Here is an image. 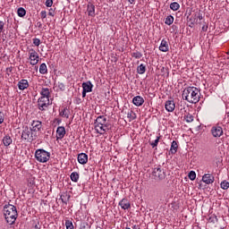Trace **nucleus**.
I'll list each match as a JSON object with an SVG mask.
<instances>
[{
  "label": "nucleus",
  "instance_id": "2f4dec72",
  "mask_svg": "<svg viewBox=\"0 0 229 229\" xmlns=\"http://www.w3.org/2000/svg\"><path fill=\"white\" fill-rule=\"evenodd\" d=\"M17 14L19 17H24L26 15V10L22 7L18 8Z\"/></svg>",
  "mask_w": 229,
  "mask_h": 229
},
{
  "label": "nucleus",
  "instance_id": "0eeeda50",
  "mask_svg": "<svg viewBox=\"0 0 229 229\" xmlns=\"http://www.w3.org/2000/svg\"><path fill=\"white\" fill-rule=\"evenodd\" d=\"M49 105H51V103L49 101V98H46L44 97H40L38 99V108L41 112H44V110H46L47 108V106H49Z\"/></svg>",
  "mask_w": 229,
  "mask_h": 229
},
{
  "label": "nucleus",
  "instance_id": "8fccbe9b",
  "mask_svg": "<svg viewBox=\"0 0 229 229\" xmlns=\"http://www.w3.org/2000/svg\"><path fill=\"white\" fill-rule=\"evenodd\" d=\"M35 228H36V229H39V228H38V225H35Z\"/></svg>",
  "mask_w": 229,
  "mask_h": 229
},
{
  "label": "nucleus",
  "instance_id": "a878e982",
  "mask_svg": "<svg viewBox=\"0 0 229 229\" xmlns=\"http://www.w3.org/2000/svg\"><path fill=\"white\" fill-rule=\"evenodd\" d=\"M70 178L72 182H78L80 180V174L77 172H73L71 174Z\"/></svg>",
  "mask_w": 229,
  "mask_h": 229
},
{
  "label": "nucleus",
  "instance_id": "c9c22d12",
  "mask_svg": "<svg viewBox=\"0 0 229 229\" xmlns=\"http://www.w3.org/2000/svg\"><path fill=\"white\" fill-rule=\"evenodd\" d=\"M56 87H58L59 90H61L62 92H64V90H65V84H64L62 82H58L56 84Z\"/></svg>",
  "mask_w": 229,
  "mask_h": 229
},
{
  "label": "nucleus",
  "instance_id": "412c9836",
  "mask_svg": "<svg viewBox=\"0 0 229 229\" xmlns=\"http://www.w3.org/2000/svg\"><path fill=\"white\" fill-rule=\"evenodd\" d=\"M119 206H120L123 210H128V208H130V207H131L130 201H128V199H123L119 202Z\"/></svg>",
  "mask_w": 229,
  "mask_h": 229
},
{
  "label": "nucleus",
  "instance_id": "423d86ee",
  "mask_svg": "<svg viewBox=\"0 0 229 229\" xmlns=\"http://www.w3.org/2000/svg\"><path fill=\"white\" fill-rule=\"evenodd\" d=\"M29 60L30 65H37L40 60V56H38V53L35 51V49L30 48L29 49Z\"/></svg>",
  "mask_w": 229,
  "mask_h": 229
},
{
  "label": "nucleus",
  "instance_id": "f8f14e48",
  "mask_svg": "<svg viewBox=\"0 0 229 229\" xmlns=\"http://www.w3.org/2000/svg\"><path fill=\"white\" fill-rule=\"evenodd\" d=\"M65 137V127L59 126L56 130V140H62Z\"/></svg>",
  "mask_w": 229,
  "mask_h": 229
},
{
  "label": "nucleus",
  "instance_id": "f03ea898",
  "mask_svg": "<svg viewBox=\"0 0 229 229\" xmlns=\"http://www.w3.org/2000/svg\"><path fill=\"white\" fill-rule=\"evenodd\" d=\"M3 213L8 225H14L15 221H17V217H19L17 208L12 204H5L4 206Z\"/></svg>",
  "mask_w": 229,
  "mask_h": 229
},
{
  "label": "nucleus",
  "instance_id": "6e6552de",
  "mask_svg": "<svg viewBox=\"0 0 229 229\" xmlns=\"http://www.w3.org/2000/svg\"><path fill=\"white\" fill-rule=\"evenodd\" d=\"M211 134L215 139H219L223 135V127L219 125H215L210 130Z\"/></svg>",
  "mask_w": 229,
  "mask_h": 229
},
{
  "label": "nucleus",
  "instance_id": "b1692460",
  "mask_svg": "<svg viewBox=\"0 0 229 229\" xmlns=\"http://www.w3.org/2000/svg\"><path fill=\"white\" fill-rule=\"evenodd\" d=\"M170 10H173V12H178V10H180V4H178V2L171 3Z\"/></svg>",
  "mask_w": 229,
  "mask_h": 229
},
{
  "label": "nucleus",
  "instance_id": "2eb2a0df",
  "mask_svg": "<svg viewBox=\"0 0 229 229\" xmlns=\"http://www.w3.org/2000/svg\"><path fill=\"white\" fill-rule=\"evenodd\" d=\"M132 103L135 106H142L144 105V98L136 96L132 98Z\"/></svg>",
  "mask_w": 229,
  "mask_h": 229
},
{
  "label": "nucleus",
  "instance_id": "f704fd0d",
  "mask_svg": "<svg viewBox=\"0 0 229 229\" xmlns=\"http://www.w3.org/2000/svg\"><path fill=\"white\" fill-rule=\"evenodd\" d=\"M65 226L66 229H74V225H72V222H71V220L65 221Z\"/></svg>",
  "mask_w": 229,
  "mask_h": 229
},
{
  "label": "nucleus",
  "instance_id": "ea45409f",
  "mask_svg": "<svg viewBox=\"0 0 229 229\" xmlns=\"http://www.w3.org/2000/svg\"><path fill=\"white\" fill-rule=\"evenodd\" d=\"M53 1L54 0H47L45 4L47 8H51V6H53Z\"/></svg>",
  "mask_w": 229,
  "mask_h": 229
},
{
  "label": "nucleus",
  "instance_id": "7ed1b4c3",
  "mask_svg": "<svg viewBox=\"0 0 229 229\" xmlns=\"http://www.w3.org/2000/svg\"><path fill=\"white\" fill-rule=\"evenodd\" d=\"M94 125L97 133H99L100 135H105L108 131V122H106V117L105 115L98 116L96 119Z\"/></svg>",
  "mask_w": 229,
  "mask_h": 229
},
{
  "label": "nucleus",
  "instance_id": "a211bd4d",
  "mask_svg": "<svg viewBox=\"0 0 229 229\" xmlns=\"http://www.w3.org/2000/svg\"><path fill=\"white\" fill-rule=\"evenodd\" d=\"M31 131H40L42 128V122L40 121H33L31 123Z\"/></svg>",
  "mask_w": 229,
  "mask_h": 229
},
{
  "label": "nucleus",
  "instance_id": "c756f323",
  "mask_svg": "<svg viewBox=\"0 0 229 229\" xmlns=\"http://www.w3.org/2000/svg\"><path fill=\"white\" fill-rule=\"evenodd\" d=\"M220 187H221V189H223L224 191H228V189H229V182H227V181H223V182L220 183Z\"/></svg>",
  "mask_w": 229,
  "mask_h": 229
},
{
  "label": "nucleus",
  "instance_id": "1a4fd4ad",
  "mask_svg": "<svg viewBox=\"0 0 229 229\" xmlns=\"http://www.w3.org/2000/svg\"><path fill=\"white\" fill-rule=\"evenodd\" d=\"M21 139H23L24 140H33V135L31 132V130L28 129V127H26L21 133Z\"/></svg>",
  "mask_w": 229,
  "mask_h": 229
},
{
  "label": "nucleus",
  "instance_id": "e433bc0d",
  "mask_svg": "<svg viewBox=\"0 0 229 229\" xmlns=\"http://www.w3.org/2000/svg\"><path fill=\"white\" fill-rule=\"evenodd\" d=\"M127 117H129V119H131L133 121V119H135L137 116L135 115V113H133V111H130L127 114Z\"/></svg>",
  "mask_w": 229,
  "mask_h": 229
},
{
  "label": "nucleus",
  "instance_id": "a18cd8bd",
  "mask_svg": "<svg viewBox=\"0 0 229 229\" xmlns=\"http://www.w3.org/2000/svg\"><path fill=\"white\" fill-rule=\"evenodd\" d=\"M207 30H208V26L207 25L202 26V31H207Z\"/></svg>",
  "mask_w": 229,
  "mask_h": 229
},
{
  "label": "nucleus",
  "instance_id": "393cba45",
  "mask_svg": "<svg viewBox=\"0 0 229 229\" xmlns=\"http://www.w3.org/2000/svg\"><path fill=\"white\" fill-rule=\"evenodd\" d=\"M39 72L40 74H47V65L46 64V63L40 64Z\"/></svg>",
  "mask_w": 229,
  "mask_h": 229
},
{
  "label": "nucleus",
  "instance_id": "dca6fc26",
  "mask_svg": "<svg viewBox=\"0 0 229 229\" xmlns=\"http://www.w3.org/2000/svg\"><path fill=\"white\" fill-rule=\"evenodd\" d=\"M77 158H78L79 164H81L82 165L87 164V162H89V156L85 153L79 154Z\"/></svg>",
  "mask_w": 229,
  "mask_h": 229
},
{
  "label": "nucleus",
  "instance_id": "f257e3e1",
  "mask_svg": "<svg viewBox=\"0 0 229 229\" xmlns=\"http://www.w3.org/2000/svg\"><path fill=\"white\" fill-rule=\"evenodd\" d=\"M199 89L196 87H188L182 91V99L192 105L199 103Z\"/></svg>",
  "mask_w": 229,
  "mask_h": 229
},
{
  "label": "nucleus",
  "instance_id": "aec40b11",
  "mask_svg": "<svg viewBox=\"0 0 229 229\" xmlns=\"http://www.w3.org/2000/svg\"><path fill=\"white\" fill-rule=\"evenodd\" d=\"M159 51H162V53H167V51H169V45L167 44L165 39H162L159 46Z\"/></svg>",
  "mask_w": 229,
  "mask_h": 229
},
{
  "label": "nucleus",
  "instance_id": "39448f33",
  "mask_svg": "<svg viewBox=\"0 0 229 229\" xmlns=\"http://www.w3.org/2000/svg\"><path fill=\"white\" fill-rule=\"evenodd\" d=\"M152 177L154 180H164L165 178V171L162 169L161 165H158L153 169Z\"/></svg>",
  "mask_w": 229,
  "mask_h": 229
},
{
  "label": "nucleus",
  "instance_id": "bb28decb",
  "mask_svg": "<svg viewBox=\"0 0 229 229\" xmlns=\"http://www.w3.org/2000/svg\"><path fill=\"white\" fill-rule=\"evenodd\" d=\"M173 22H174V17H173V15H168L165 20V24L167 26H171Z\"/></svg>",
  "mask_w": 229,
  "mask_h": 229
},
{
  "label": "nucleus",
  "instance_id": "37998d69",
  "mask_svg": "<svg viewBox=\"0 0 229 229\" xmlns=\"http://www.w3.org/2000/svg\"><path fill=\"white\" fill-rule=\"evenodd\" d=\"M3 123H4V114L0 111V124H3Z\"/></svg>",
  "mask_w": 229,
  "mask_h": 229
},
{
  "label": "nucleus",
  "instance_id": "9d476101",
  "mask_svg": "<svg viewBox=\"0 0 229 229\" xmlns=\"http://www.w3.org/2000/svg\"><path fill=\"white\" fill-rule=\"evenodd\" d=\"M39 94H40V98H45L47 99H49V98H51V89L43 87L41 88Z\"/></svg>",
  "mask_w": 229,
  "mask_h": 229
},
{
  "label": "nucleus",
  "instance_id": "79ce46f5",
  "mask_svg": "<svg viewBox=\"0 0 229 229\" xmlns=\"http://www.w3.org/2000/svg\"><path fill=\"white\" fill-rule=\"evenodd\" d=\"M40 17H41V19H46V17H47V12L41 11Z\"/></svg>",
  "mask_w": 229,
  "mask_h": 229
},
{
  "label": "nucleus",
  "instance_id": "4468645a",
  "mask_svg": "<svg viewBox=\"0 0 229 229\" xmlns=\"http://www.w3.org/2000/svg\"><path fill=\"white\" fill-rule=\"evenodd\" d=\"M87 12L89 17H96V5L93 4H89L87 5Z\"/></svg>",
  "mask_w": 229,
  "mask_h": 229
},
{
  "label": "nucleus",
  "instance_id": "72a5a7b5",
  "mask_svg": "<svg viewBox=\"0 0 229 229\" xmlns=\"http://www.w3.org/2000/svg\"><path fill=\"white\" fill-rule=\"evenodd\" d=\"M188 177L191 180V182H194V180H196V172L191 171Z\"/></svg>",
  "mask_w": 229,
  "mask_h": 229
},
{
  "label": "nucleus",
  "instance_id": "58836bf2",
  "mask_svg": "<svg viewBox=\"0 0 229 229\" xmlns=\"http://www.w3.org/2000/svg\"><path fill=\"white\" fill-rule=\"evenodd\" d=\"M133 58H142V54L139 51L132 53Z\"/></svg>",
  "mask_w": 229,
  "mask_h": 229
},
{
  "label": "nucleus",
  "instance_id": "09e8293b",
  "mask_svg": "<svg viewBox=\"0 0 229 229\" xmlns=\"http://www.w3.org/2000/svg\"><path fill=\"white\" fill-rule=\"evenodd\" d=\"M61 199H62L63 203L67 204V201H65L62 197H61Z\"/></svg>",
  "mask_w": 229,
  "mask_h": 229
},
{
  "label": "nucleus",
  "instance_id": "4c0bfd02",
  "mask_svg": "<svg viewBox=\"0 0 229 229\" xmlns=\"http://www.w3.org/2000/svg\"><path fill=\"white\" fill-rule=\"evenodd\" d=\"M32 42H33L34 46H36L37 47H38V46H40V39L38 38H34L32 39Z\"/></svg>",
  "mask_w": 229,
  "mask_h": 229
},
{
  "label": "nucleus",
  "instance_id": "5701e85b",
  "mask_svg": "<svg viewBox=\"0 0 229 229\" xmlns=\"http://www.w3.org/2000/svg\"><path fill=\"white\" fill-rule=\"evenodd\" d=\"M176 151H178V142H176V140H173L170 148V153L174 155Z\"/></svg>",
  "mask_w": 229,
  "mask_h": 229
},
{
  "label": "nucleus",
  "instance_id": "473e14b6",
  "mask_svg": "<svg viewBox=\"0 0 229 229\" xmlns=\"http://www.w3.org/2000/svg\"><path fill=\"white\" fill-rule=\"evenodd\" d=\"M69 109L64 108L61 113L60 115H62V117H65L66 119H69Z\"/></svg>",
  "mask_w": 229,
  "mask_h": 229
},
{
  "label": "nucleus",
  "instance_id": "49530a36",
  "mask_svg": "<svg viewBox=\"0 0 229 229\" xmlns=\"http://www.w3.org/2000/svg\"><path fill=\"white\" fill-rule=\"evenodd\" d=\"M87 92L89 91H85V89L82 90V98H86Z\"/></svg>",
  "mask_w": 229,
  "mask_h": 229
},
{
  "label": "nucleus",
  "instance_id": "3c124183",
  "mask_svg": "<svg viewBox=\"0 0 229 229\" xmlns=\"http://www.w3.org/2000/svg\"><path fill=\"white\" fill-rule=\"evenodd\" d=\"M199 19H203V17H201V16H199Z\"/></svg>",
  "mask_w": 229,
  "mask_h": 229
},
{
  "label": "nucleus",
  "instance_id": "cd10ccee",
  "mask_svg": "<svg viewBox=\"0 0 229 229\" xmlns=\"http://www.w3.org/2000/svg\"><path fill=\"white\" fill-rule=\"evenodd\" d=\"M138 74H144L146 72V65L143 64H140L137 68Z\"/></svg>",
  "mask_w": 229,
  "mask_h": 229
},
{
  "label": "nucleus",
  "instance_id": "de8ad7c7",
  "mask_svg": "<svg viewBox=\"0 0 229 229\" xmlns=\"http://www.w3.org/2000/svg\"><path fill=\"white\" fill-rule=\"evenodd\" d=\"M129 3H130L131 4H133V3H135V0H129Z\"/></svg>",
  "mask_w": 229,
  "mask_h": 229
},
{
  "label": "nucleus",
  "instance_id": "c03bdc74",
  "mask_svg": "<svg viewBox=\"0 0 229 229\" xmlns=\"http://www.w3.org/2000/svg\"><path fill=\"white\" fill-rule=\"evenodd\" d=\"M48 15H50V17H55V11L53 9H50Z\"/></svg>",
  "mask_w": 229,
  "mask_h": 229
},
{
  "label": "nucleus",
  "instance_id": "20e7f679",
  "mask_svg": "<svg viewBox=\"0 0 229 229\" xmlns=\"http://www.w3.org/2000/svg\"><path fill=\"white\" fill-rule=\"evenodd\" d=\"M35 158L40 164H46L47 162H49L51 153L47 152L44 148H38L35 151Z\"/></svg>",
  "mask_w": 229,
  "mask_h": 229
},
{
  "label": "nucleus",
  "instance_id": "4be33fe9",
  "mask_svg": "<svg viewBox=\"0 0 229 229\" xmlns=\"http://www.w3.org/2000/svg\"><path fill=\"white\" fill-rule=\"evenodd\" d=\"M12 142H13V140L12 139V137H10V135H5L4 137L3 144L4 146H5V148H8V146H10Z\"/></svg>",
  "mask_w": 229,
  "mask_h": 229
},
{
  "label": "nucleus",
  "instance_id": "c85d7f7f",
  "mask_svg": "<svg viewBox=\"0 0 229 229\" xmlns=\"http://www.w3.org/2000/svg\"><path fill=\"white\" fill-rule=\"evenodd\" d=\"M158 142H160V136H157L154 141H150L149 144L151 148H157L158 146Z\"/></svg>",
  "mask_w": 229,
  "mask_h": 229
},
{
  "label": "nucleus",
  "instance_id": "6ab92c4d",
  "mask_svg": "<svg viewBox=\"0 0 229 229\" xmlns=\"http://www.w3.org/2000/svg\"><path fill=\"white\" fill-rule=\"evenodd\" d=\"M93 87H94V85L92 84V82L90 81H88L87 82L82 83V89L86 92H92Z\"/></svg>",
  "mask_w": 229,
  "mask_h": 229
},
{
  "label": "nucleus",
  "instance_id": "7c9ffc66",
  "mask_svg": "<svg viewBox=\"0 0 229 229\" xmlns=\"http://www.w3.org/2000/svg\"><path fill=\"white\" fill-rule=\"evenodd\" d=\"M184 120L186 123H192V121H194V116L191 114H187L184 115Z\"/></svg>",
  "mask_w": 229,
  "mask_h": 229
},
{
  "label": "nucleus",
  "instance_id": "ddd939ff",
  "mask_svg": "<svg viewBox=\"0 0 229 229\" xmlns=\"http://www.w3.org/2000/svg\"><path fill=\"white\" fill-rule=\"evenodd\" d=\"M215 178L211 174H206L202 176V182L207 185H210V183H214Z\"/></svg>",
  "mask_w": 229,
  "mask_h": 229
},
{
  "label": "nucleus",
  "instance_id": "f3484780",
  "mask_svg": "<svg viewBox=\"0 0 229 229\" xmlns=\"http://www.w3.org/2000/svg\"><path fill=\"white\" fill-rule=\"evenodd\" d=\"M28 87H30V83L28 82V80L22 79L18 82V89L20 90H26Z\"/></svg>",
  "mask_w": 229,
  "mask_h": 229
},
{
  "label": "nucleus",
  "instance_id": "9b49d317",
  "mask_svg": "<svg viewBox=\"0 0 229 229\" xmlns=\"http://www.w3.org/2000/svg\"><path fill=\"white\" fill-rule=\"evenodd\" d=\"M165 108L166 112H174V108H176V104H174V100H167L165 104Z\"/></svg>",
  "mask_w": 229,
  "mask_h": 229
},
{
  "label": "nucleus",
  "instance_id": "a19ab883",
  "mask_svg": "<svg viewBox=\"0 0 229 229\" xmlns=\"http://www.w3.org/2000/svg\"><path fill=\"white\" fill-rule=\"evenodd\" d=\"M4 31V21H0V33H3Z\"/></svg>",
  "mask_w": 229,
  "mask_h": 229
},
{
  "label": "nucleus",
  "instance_id": "603ef678",
  "mask_svg": "<svg viewBox=\"0 0 229 229\" xmlns=\"http://www.w3.org/2000/svg\"><path fill=\"white\" fill-rule=\"evenodd\" d=\"M221 229H225V228L222 227Z\"/></svg>",
  "mask_w": 229,
  "mask_h": 229
}]
</instances>
